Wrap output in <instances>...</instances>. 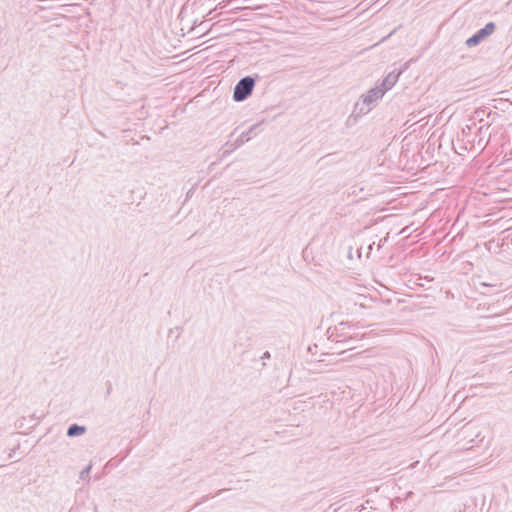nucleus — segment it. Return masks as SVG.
Here are the masks:
<instances>
[{
	"mask_svg": "<svg viewBox=\"0 0 512 512\" xmlns=\"http://www.w3.org/2000/svg\"><path fill=\"white\" fill-rule=\"evenodd\" d=\"M255 80L250 77L242 78L235 86L233 98L237 102L245 100L253 91Z\"/></svg>",
	"mask_w": 512,
	"mask_h": 512,
	"instance_id": "f257e3e1",
	"label": "nucleus"
},
{
	"mask_svg": "<svg viewBox=\"0 0 512 512\" xmlns=\"http://www.w3.org/2000/svg\"><path fill=\"white\" fill-rule=\"evenodd\" d=\"M384 94L385 89H382V87L376 86L370 89L366 94L361 96L363 105H365L366 108H361L360 111L363 113H368L372 109V105L381 99Z\"/></svg>",
	"mask_w": 512,
	"mask_h": 512,
	"instance_id": "f03ea898",
	"label": "nucleus"
},
{
	"mask_svg": "<svg viewBox=\"0 0 512 512\" xmlns=\"http://www.w3.org/2000/svg\"><path fill=\"white\" fill-rule=\"evenodd\" d=\"M495 31V24L493 22L487 23L482 29L477 31L473 36L468 38L465 42L467 47H475L480 44L485 38L490 36Z\"/></svg>",
	"mask_w": 512,
	"mask_h": 512,
	"instance_id": "7ed1b4c3",
	"label": "nucleus"
},
{
	"mask_svg": "<svg viewBox=\"0 0 512 512\" xmlns=\"http://www.w3.org/2000/svg\"><path fill=\"white\" fill-rule=\"evenodd\" d=\"M402 70L398 72H390L382 81V84L379 87H382V89H385V93L390 90L398 81L399 76L401 75Z\"/></svg>",
	"mask_w": 512,
	"mask_h": 512,
	"instance_id": "20e7f679",
	"label": "nucleus"
},
{
	"mask_svg": "<svg viewBox=\"0 0 512 512\" xmlns=\"http://www.w3.org/2000/svg\"><path fill=\"white\" fill-rule=\"evenodd\" d=\"M256 126H257V125H253V126L249 129V131H247V132H243V133H242V134L237 138V140H236V142H235V145H233L230 149H226V150L223 152V155L225 156V155L229 154V153L231 152V150H232V149L237 148V147L241 146L243 143H245L246 141H248V140L250 139V137H249L250 132H251V131L256 127Z\"/></svg>",
	"mask_w": 512,
	"mask_h": 512,
	"instance_id": "39448f33",
	"label": "nucleus"
},
{
	"mask_svg": "<svg viewBox=\"0 0 512 512\" xmlns=\"http://www.w3.org/2000/svg\"><path fill=\"white\" fill-rule=\"evenodd\" d=\"M489 127H480L479 128V139L477 140V143L474 144V147L478 150H483V148L486 146L488 140L485 138Z\"/></svg>",
	"mask_w": 512,
	"mask_h": 512,
	"instance_id": "423d86ee",
	"label": "nucleus"
},
{
	"mask_svg": "<svg viewBox=\"0 0 512 512\" xmlns=\"http://www.w3.org/2000/svg\"><path fill=\"white\" fill-rule=\"evenodd\" d=\"M86 431V428L84 426H80V425H77V424H73L71 425L68 430H67V435L69 437H75V436H80L82 434H84Z\"/></svg>",
	"mask_w": 512,
	"mask_h": 512,
	"instance_id": "0eeeda50",
	"label": "nucleus"
},
{
	"mask_svg": "<svg viewBox=\"0 0 512 512\" xmlns=\"http://www.w3.org/2000/svg\"><path fill=\"white\" fill-rule=\"evenodd\" d=\"M91 468H92V465H91V464H89L87 467H85V468L81 471V473H80V478H81V479H83V480H84V479H86V478H88L89 473H90V471H91Z\"/></svg>",
	"mask_w": 512,
	"mask_h": 512,
	"instance_id": "6e6552de",
	"label": "nucleus"
},
{
	"mask_svg": "<svg viewBox=\"0 0 512 512\" xmlns=\"http://www.w3.org/2000/svg\"><path fill=\"white\" fill-rule=\"evenodd\" d=\"M386 240H387V237H385V238L381 239V240H380V242H382V241H386ZM377 248H378V249H380V248H381V243H379V244H378Z\"/></svg>",
	"mask_w": 512,
	"mask_h": 512,
	"instance_id": "1a4fd4ad",
	"label": "nucleus"
},
{
	"mask_svg": "<svg viewBox=\"0 0 512 512\" xmlns=\"http://www.w3.org/2000/svg\"><path fill=\"white\" fill-rule=\"evenodd\" d=\"M374 244H375V242H373V243H371V244H369V245H368V250H369V251H371V250H372V248H373V245H374Z\"/></svg>",
	"mask_w": 512,
	"mask_h": 512,
	"instance_id": "9d476101",
	"label": "nucleus"
},
{
	"mask_svg": "<svg viewBox=\"0 0 512 512\" xmlns=\"http://www.w3.org/2000/svg\"><path fill=\"white\" fill-rule=\"evenodd\" d=\"M480 286H482V287H487V286H489V285H488L487 283H485V282H481V283H480Z\"/></svg>",
	"mask_w": 512,
	"mask_h": 512,
	"instance_id": "9b49d317",
	"label": "nucleus"
},
{
	"mask_svg": "<svg viewBox=\"0 0 512 512\" xmlns=\"http://www.w3.org/2000/svg\"><path fill=\"white\" fill-rule=\"evenodd\" d=\"M264 355H265V357H269L270 356L268 352H266Z\"/></svg>",
	"mask_w": 512,
	"mask_h": 512,
	"instance_id": "f8f14e48",
	"label": "nucleus"
}]
</instances>
